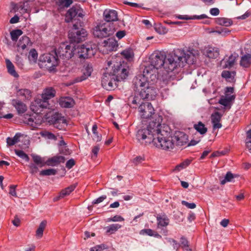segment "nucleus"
Listing matches in <instances>:
<instances>
[{
  "instance_id": "obj_29",
  "label": "nucleus",
  "mask_w": 251,
  "mask_h": 251,
  "mask_svg": "<svg viewBox=\"0 0 251 251\" xmlns=\"http://www.w3.org/2000/svg\"><path fill=\"white\" fill-rule=\"evenodd\" d=\"M235 99V96H225L221 97L219 101V103L224 106H228L230 105L231 101Z\"/></svg>"
},
{
  "instance_id": "obj_49",
  "label": "nucleus",
  "mask_w": 251,
  "mask_h": 251,
  "mask_svg": "<svg viewBox=\"0 0 251 251\" xmlns=\"http://www.w3.org/2000/svg\"><path fill=\"white\" fill-rule=\"evenodd\" d=\"M233 178V174L231 172H228L226 173L225 178L221 180V184L224 185L227 182L231 181Z\"/></svg>"
},
{
  "instance_id": "obj_9",
  "label": "nucleus",
  "mask_w": 251,
  "mask_h": 251,
  "mask_svg": "<svg viewBox=\"0 0 251 251\" xmlns=\"http://www.w3.org/2000/svg\"><path fill=\"white\" fill-rule=\"evenodd\" d=\"M40 61L44 63L46 68L50 72L55 71L59 61L58 57L54 51H52L50 53L43 54L40 57Z\"/></svg>"
},
{
  "instance_id": "obj_28",
  "label": "nucleus",
  "mask_w": 251,
  "mask_h": 251,
  "mask_svg": "<svg viewBox=\"0 0 251 251\" xmlns=\"http://www.w3.org/2000/svg\"><path fill=\"white\" fill-rule=\"evenodd\" d=\"M75 185H71L65 189H63L60 192L59 196L54 199V201H57L59 199L63 198L69 195L70 193L75 190Z\"/></svg>"
},
{
  "instance_id": "obj_16",
  "label": "nucleus",
  "mask_w": 251,
  "mask_h": 251,
  "mask_svg": "<svg viewBox=\"0 0 251 251\" xmlns=\"http://www.w3.org/2000/svg\"><path fill=\"white\" fill-rule=\"evenodd\" d=\"M93 71V69L91 64L89 63L85 64L81 69L82 75L80 76L76 77L74 80V82H79L86 80L91 76Z\"/></svg>"
},
{
  "instance_id": "obj_39",
  "label": "nucleus",
  "mask_w": 251,
  "mask_h": 251,
  "mask_svg": "<svg viewBox=\"0 0 251 251\" xmlns=\"http://www.w3.org/2000/svg\"><path fill=\"white\" fill-rule=\"evenodd\" d=\"M184 251H192L189 248V242L188 240L184 237H181L179 244Z\"/></svg>"
},
{
  "instance_id": "obj_57",
  "label": "nucleus",
  "mask_w": 251,
  "mask_h": 251,
  "mask_svg": "<svg viewBox=\"0 0 251 251\" xmlns=\"http://www.w3.org/2000/svg\"><path fill=\"white\" fill-rule=\"evenodd\" d=\"M92 132L93 134H94L95 139L97 141H100V137L98 136V134L97 132V126L96 125H93L92 127Z\"/></svg>"
},
{
  "instance_id": "obj_62",
  "label": "nucleus",
  "mask_w": 251,
  "mask_h": 251,
  "mask_svg": "<svg viewBox=\"0 0 251 251\" xmlns=\"http://www.w3.org/2000/svg\"><path fill=\"white\" fill-rule=\"evenodd\" d=\"M16 63L20 67H22L24 66L23 60L18 55L16 56Z\"/></svg>"
},
{
  "instance_id": "obj_61",
  "label": "nucleus",
  "mask_w": 251,
  "mask_h": 251,
  "mask_svg": "<svg viewBox=\"0 0 251 251\" xmlns=\"http://www.w3.org/2000/svg\"><path fill=\"white\" fill-rule=\"evenodd\" d=\"M106 198L107 197L105 195L101 196L100 197L98 198V199L93 201L92 203L94 204H99L103 201L104 200H105Z\"/></svg>"
},
{
  "instance_id": "obj_50",
  "label": "nucleus",
  "mask_w": 251,
  "mask_h": 251,
  "mask_svg": "<svg viewBox=\"0 0 251 251\" xmlns=\"http://www.w3.org/2000/svg\"><path fill=\"white\" fill-rule=\"evenodd\" d=\"M40 135L46 138L49 139H53V140H56V136L52 134L51 132H50L47 131H43L40 132Z\"/></svg>"
},
{
  "instance_id": "obj_54",
  "label": "nucleus",
  "mask_w": 251,
  "mask_h": 251,
  "mask_svg": "<svg viewBox=\"0 0 251 251\" xmlns=\"http://www.w3.org/2000/svg\"><path fill=\"white\" fill-rule=\"evenodd\" d=\"M125 220L124 218L120 215H115L114 217L108 218L107 222H122Z\"/></svg>"
},
{
  "instance_id": "obj_25",
  "label": "nucleus",
  "mask_w": 251,
  "mask_h": 251,
  "mask_svg": "<svg viewBox=\"0 0 251 251\" xmlns=\"http://www.w3.org/2000/svg\"><path fill=\"white\" fill-rule=\"evenodd\" d=\"M240 65L244 68L250 67L251 65V54L247 53L243 55L240 58Z\"/></svg>"
},
{
  "instance_id": "obj_48",
  "label": "nucleus",
  "mask_w": 251,
  "mask_h": 251,
  "mask_svg": "<svg viewBox=\"0 0 251 251\" xmlns=\"http://www.w3.org/2000/svg\"><path fill=\"white\" fill-rule=\"evenodd\" d=\"M165 240L168 243L173 246L174 249L176 250V251L179 249L180 245L176 240L171 238H166Z\"/></svg>"
},
{
  "instance_id": "obj_12",
  "label": "nucleus",
  "mask_w": 251,
  "mask_h": 251,
  "mask_svg": "<svg viewBox=\"0 0 251 251\" xmlns=\"http://www.w3.org/2000/svg\"><path fill=\"white\" fill-rule=\"evenodd\" d=\"M110 70L112 75L117 81L124 80L128 76V72L125 64H122L121 62L114 64L112 69Z\"/></svg>"
},
{
  "instance_id": "obj_45",
  "label": "nucleus",
  "mask_w": 251,
  "mask_h": 251,
  "mask_svg": "<svg viewBox=\"0 0 251 251\" xmlns=\"http://www.w3.org/2000/svg\"><path fill=\"white\" fill-rule=\"evenodd\" d=\"M23 121L25 124L28 125L34 128H35L37 126V124L34 122L33 119L30 116L26 115L25 116Z\"/></svg>"
},
{
  "instance_id": "obj_5",
  "label": "nucleus",
  "mask_w": 251,
  "mask_h": 251,
  "mask_svg": "<svg viewBox=\"0 0 251 251\" xmlns=\"http://www.w3.org/2000/svg\"><path fill=\"white\" fill-rule=\"evenodd\" d=\"M156 134L153 144L156 147L165 150L173 149L174 147L173 137L168 126L162 125L156 129Z\"/></svg>"
},
{
  "instance_id": "obj_2",
  "label": "nucleus",
  "mask_w": 251,
  "mask_h": 251,
  "mask_svg": "<svg viewBox=\"0 0 251 251\" xmlns=\"http://www.w3.org/2000/svg\"><path fill=\"white\" fill-rule=\"evenodd\" d=\"M197 57L191 51L185 53L183 50L177 49L168 55V61L166 68L169 70H175L184 67L185 63L193 64L196 62Z\"/></svg>"
},
{
  "instance_id": "obj_36",
  "label": "nucleus",
  "mask_w": 251,
  "mask_h": 251,
  "mask_svg": "<svg viewBox=\"0 0 251 251\" xmlns=\"http://www.w3.org/2000/svg\"><path fill=\"white\" fill-rule=\"evenodd\" d=\"M216 22L217 24L225 26H229L232 24V22L226 18H217Z\"/></svg>"
},
{
  "instance_id": "obj_60",
  "label": "nucleus",
  "mask_w": 251,
  "mask_h": 251,
  "mask_svg": "<svg viewBox=\"0 0 251 251\" xmlns=\"http://www.w3.org/2000/svg\"><path fill=\"white\" fill-rule=\"evenodd\" d=\"M182 205L186 206L187 208L190 209H194L196 208V205L194 203H189L185 201H181Z\"/></svg>"
},
{
  "instance_id": "obj_30",
  "label": "nucleus",
  "mask_w": 251,
  "mask_h": 251,
  "mask_svg": "<svg viewBox=\"0 0 251 251\" xmlns=\"http://www.w3.org/2000/svg\"><path fill=\"white\" fill-rule=\"evenodd\" d=\"M5 63L8 73L15 77H18L19 75L16 72L15 67L11 61L8 59H6Z\"/></svg>"
},
{
  "instance_id": "obj_35",
  "label": "nucleus",
  "mask_w": 251,
  "mask_h": 251,
  "mask_svg": "<svg viewBox=\"0 0 251 251\" xmlns=\"http://www.w3.org/2000/svg\"><path fill=\"white\" fill-rule=\"evenodd\" d=\"M47 221L44 220L39 225L38 228H37L36 232V236L38 238H41L43 235V231L45 229L47 225Z\"/></svg>"
},
{
  "instance_id": "obj_21",
  "label": "nucleus",
  "mask_w": 251,
  "mask_h": 251,
  "mask_svg": "<svg viewBox=\"0 0 251 251\" xmlns=\"http://www.w3.org/2000/svg\"><path fill=\"white\" fill-rule=\"evenodd\" d=\"M11 104L15 108L19 114L25 113L27 110L26 105L19 100L13 99Z\"/></svg>"
},
{
  "instance_id": "obj_31",
  "label": "nucleus",
  "mask_w": 251,
  "mask_h": 251,
  "mask_svg": "<svg viewBox=\"0 0 251 251\" xmlns=\"http://www.w3.org/2000/svg\"><path fill=\"white\" fill-rule=\"evenodd\" d=\"M157 226H167L169 224V219L166 215L157 216L156 218Z\"/></svg>"
},
{
  "instance_id": "obj_64",
  "label": "nucleus",
  "mask_w": 251,
  "mask_h": 251,
  "mask_svg": "<svg viewBox=\"0 0 251 251\" xmlns=\"http://www.w3.org/2000/svg\"><path fill=\"white\" fill-rule=\"evenodd\" d=\"M17 185H10V190H9V194L14 197H17V193L16 192V188Z\"/></svg>"
},
{
  "instance_id": "obj_46",
  "label": "nucleus",
  "mask_w": 251,
  "mask_h": 251,
  "mask_svg": "<svg viewBox=\"0 0 251 251\" xmlns=\"http://www.w3.org/2000/svg\"><path fill=\"white\" fill-rule=\"evenodd\" d=\"M246 145L251 152V128L246 132Z\"/></svg>"
},
{
  "instance_id": "obj_43",
  "label": "nucleus",
  "mask_w": 251,
  "mask_h": 251,
  "mask_svg": "<svg viewBox=\"0 0 251 251\" xmlns=\"http://www.w3.org/2000/svg\"><path fill=\"white\" fill-rule=\"evenodd\" d=\"M121 54L127 60H130L134 57V53L132 50H125L121 52Z\"/></svg>"
},
{
  "instance_id": "obj_37",
  "label": "nucleus",
  "mask_w": 251,
  "mask_h": 251,
  "mask_svg": "<svg viewBox=\"0 0 251 251\" xmlns=\"http://www.w3.org/2000/svg\"><path fill=\"white\" fill-rule=\"evenodd\" d=\"M237 57H238V55L237 54H233L230 55L229 56L227 60L226 61V63L225 64V67L226 68L232 67L234 65Z\"/></svg>"
},
{
  "instance_id": "obj_40",
  "label": "nucleus",
  "mask_w": 251,
  "mask_h": 251,
  "mask_svg": "<svg viewBox=\"0 0 251 251\" xmlns=\"http://www.w3.org/2000/svg\"><path fill=\"white\" fill-rule=\"evenodd\" d=\"M23 31L21 29H14L10 31V34L12 40L14 42L17 41L18 38L23 34Z\"/></svg>"
},
{
  "instance_id": "obj_1",
  "label": "nucleus",
  "mask_w": 251,
  "mask_h": 251,
  "mask_svg": "<svg viewBox=\"0 0 251 251\" xmlns=\"http://www.w3.org/2000/svg\"><path fill=\"white\" fill-rule=\"evenodd\" d=\"M166 55L164 52L160 51H156L151 54L150 56L151 64L145 67L144 69L143 74L150 75V77L151 80L156 78V73L157 69L160 68L163 66L165 70L168 72H172L174 70H169L166 68V65L168 61V56L165 61ZM175 78V75L168 73L166 75L165 79H163V81L166 84H169V82L174 80Z\"/></svg>"
},
{
  "instance_id": "obj_32",
  "label": "nucleus",
  "mask_w": 251,
  "mask_h": 251,
  "mask_svg": "<svg viewBox=\"0 0 251 251\" xmlns=\"http://www.w3.org/2000/svg\"><path fill=\"white\" fill-rule=\"evenodd\" d=\"M55 4L60 9L69 7L73 2V0H55Z\"/></svg>"
},
{
  "instance_id": "obj_63",
  "label": "nucleus",
  "mask_w": 251,
  "mask_h": 251,
  "mask_svg": "<svg viewBox=\"0 0 251 251\" xmlns=\"http://www.w3.org/2000/svg\"><path fill=\"white\" fill-rule=\"evenodd\" d=\"M75 165V161L73 159L69 160L66 164V167L68 169H71Z\"/></svg>"
},
{
  "instance_id": "obj_11",
  "label": "nucleus",
  "mask_w": 251,
  "mask_h": 251,
  "mask_svg": "<svg viewBox=\"0 0 251 251\" xmlns=\"http://www.w3.org/2000/svg\"><path fill=\"white\" fill-rule=\"evenodd\" d=\"M95 46L94 45V47ZM95 47L91 45L86 44L77 47L75 49L74 54L80 59H86L93 56L96 53Z\"/></svg>"
},
{
  "instance_id": "obj_15",
  "label": "nucleus",
  "mask_w": 251,
  "mask_h": 251,
  "mask_svg": "<svg viewBox=\"0 0 251 251\" xmlns=\"http://www.w3.org/2000/svg\"><path fill=\"white\" fill-rule=\"evenodd\" d=\"M84 16L83 9L78 5H74L68 10L66 14L65 21L71 22L75 17L83 18Z\"/></svg>"
},
{
  "instance_id": "obj_18",
  "label": "nucleus",
  "mask_w": 251,
  "mask_h": 251,
  "mask_svg": "<svg viewBox=\"0 0 251 251\" xmlns=\"http://www.w3.org/2000/svg\"><path fill=\"white\" fill-rule=\"evenodd\" d=\"M174 137L178 146H183L188 143V135L183 132L180 131H176Z\"/></svg>"
},
{
  "instance_id": "obj_56",
  "label": "nucleus",
  "mask_w": 251,
  "mask_h": 251,
  "mask_svg": "<svg viewBox=\"0 0 251 251\" xmlns=\"http://www.w3.org/2000/svg\"><path fill=\"white\" fill-rule=\"evenodd\" d=\"M155 29L156 31L160 34H165L167 32V29L161 25H159L158 26L155 27Z\"/></svg>"
},
{
  "instance_id": "obj_34",
  "label": "nucleus",
  "mask_w": 251,
  "mask_h": 251,
  "mask_svg": "<svg viewBox=\"0 0 251 251\" xmlns=\"http://www.w3.org/2000/svg\"><path fill=\"white\" fill-rule=\"evenodd\" d=\"M121 227L122 226L118 224H112L105 227L106 232L110 234H113Z\"/></svg>"
},
{
  "instance_id": "obj_52",
  "label": "nucleus",
  "mask_w": 251,
  "mask_h": 251,
  "mask_svg": "<svg viewBox=\"0 0 251 251\" xmlns=\"http://www.w3.org/2000/svg\"><path fill=\"white\" fill-rule=\"evenodd\" d=\"M141 99H142L139 96V93H137V95H135L134 97H131L129 98V100H131L132 104L137 105L140 103Z\"/></svg>"
},
{
  "instance_id": "obj_19",
  "label": "nucleus",
  "mask_w": 251,
  "mask_h": 251,
  "mask_svg": "<svg viewBox=\"0 0 251 251\" xmlns=\"http://www.w3.org/2000/svg\"><path fill=\"white\" fill-rule=\"evenodd\" d=\"M203 52L207 57L211 58H216L219 55V49L210 46L205 47L203 49Z\"/></svg>"
},
{
  "instance_id": "obj_33",
  "label": "nucleus",
  "mask_w": 251,
  "mask_h": 251,
  "mask_svg": "<svg viewBox=\"0 0 251 251\" xmlns=\"http://www.w3.org/2000/svg\"><path fill=\"white\" fill-rule=\"evenodd\" d=\"M31 156L32 157L34 163L37 165L38 167H42L47 164L46 162H45L44 159L41 156L35 154H32Z\"/></svg>"
},
{
  "instance_id": "obj_6",
  "label": "nucleus",
  "mask_w": 251,
  "mask_h": 251,
  "mask_svg": "<svg viewBox=\"0 0 251 251\" xmlns=\"http://www.w3.org/2000/svg\"><path fill=\"white\" fill-rule=\"evenodd\" d=\"M117 29L114 23L100 24L93 29V34L95 37L102 39L113 34Z\"/></svg>"
},
{
  "instance_id": "obj_38",
  "label": "nucleus",
  "mask_w": 251,
  "mask_h": 251,
  "mask_svg": "<svg viewBox=\"0 0 251 251\" xmlns=\"http://www.w3.org/2000/svg\"><path fill=\"white\" fill-rule=\"evenodd\" d=\"M194 127L201 134H205L207 131V128L201 122H199L197 124L194 125Z\"/></svg>"
},
{
  "instance_id": "obj_13",
  "label": "nucleus",
  "mask_w": 251,
  "mask_h": 251,
  "mask_svg": "<svg viewBox=\"0 0 251 251\" xmlns=\"http://www.w3.org/2000/svg\"><path fill=\"white\" fill-rule=\"evenodd\" d=\"M114 77L110 68H106V72L103 73L101 78V85L106 90H113L117 85V81Z\"/></svg>"
},
{
  "instance_id": "obj_3",
  "label": "nucleus",
  "mask_w": 251,
  "mask_h": 251,
  "mask_svg": "<svg viewBox=\"0 0 251 251\" xmlns=\"http://www.w3.org/2000/svg\"><path fill=\"white\" fill-rule=\"evenodd\" d=\"M150 75L144 74L136 76L133 80L134 89L143 99L152 100L155 98L156 89L149 82Z\"/></svg>"
},
{
  "instance_id": "obj_14",
  "label": "nucleus",
  "mask_w": 251,
  "mask_h": 251,
  "mask_svg": "<svg viewBox=\"0 0 251 251\" xmlns=\"http://www.w3.org/2000/svg\"><path fill=\"white\" fill-rule=\"evenodd\" d=\"M54 51L58 57L63 59H69L74 55V47L66 43H62Z\"/></svg>"
},
{
  "instance_id": "obj_27",
  "label": "nucleus",
  "mask_w": 251,
  "mask_h": 251,
  "mask_svg": "<svg viewBox=\"0 0 251 251\" xmlns=\"http://www.w3.org/2000/svg\"><path fill=\"white\" fill-rule=\"evenodd\" d=\"M221 75L228 82H234L235 81L236 72L235 71H223Z\"/></svg>"
},
{
  "instance_id": "obj_53",
  "label": "nucleus",
  "mask_w": 251,
  "mask_h": 251,
  "mask_svg": "<svg viewBox=\"0 0 251 251\" xmlns=\"http://www.w3.org/2000/svg\"><path fill=\"white\" fill-rule=\"evenodd\" d=\"M190 162L191 161L190 160H186L179 165H177L175 168V170L179 171L181 169H183L187 167L190 164Z\"/></svg>"
},
{
  "instance_id": "obj_58",
  "label": "nucleus",
  "mask_w": 251,
  "mask_h": 251,
  "mask_svg": "<svg viewBox=\"0 0 251 251\" xmlns=\"http://www.w3.org/2000/svg\"><path fill=\"white\" fill-rule=\"evenodd\" d=\"M109 44V46H110V45L111 44V49L113 50L118 46L117 42L113 39H108V41H107V44Z\"/></svg>"
},
{
  "instance_id": "obj_22",
  "label": "nucleus",
  "mask_w": 251,
  "mask_h": 251,
  "mask_svg": "<svg viewBox=\"0 0 251 251\" xmlns=\"http://www.w3.org/2000/svg\"><path fill=\"white\" fill-rule=\"evenodd\" d=\"M104 20L107 22L115 21L118 19L117 12L114 10L106 9L103 12Z\"/></svg>"
},
{
  "instance_id": "obj_47",
  "label": "nucleus",
  "mask_w": 251,
  "mask_h": 251,
  "mask_svg": "<svg viewBox=\"0 0 251 251\" xmlns=\"http://www.w3.org/2000/svg\"><path fill=\"white\" fill-rule=\"evenodd\" d=\"M14 151L16 155H17L19 157L25 160L27 162L29 161V156L24 151L19 150H15Z\"/></svg>"
},
{
  "instance_id": "obj_20",
  "label": "nucleus",
  "mask_w": 251,
  "mask_h": 251,
  "mask_svg": "<svg viewBox=\"0 0 251 251\" xmlns=\"http://www.w3.org/2000/svg\"><path fill=\"white\" fill-rule=\"evenodd\" d=\"M223 115L219 112H215L211 115V121L213 129L220 128L222 125L220 123Z\"/></svg>"
},
{
  "instance_id": "obj_51",
  "label": "nucleus",
  "mask_w": 251,
  "mask_h": 251,
  "mask_svg": "<svg viewBox=\"0 0 251 251\" xmlns=\"http://www.w3.org/2000/svg\"><path fill=\"white\" fill-rule=\"evenodd\" d=\"M56 173V171L53 169H49L42 170L40 172V175L41 176H50L54 175Z\"/></svg>"
},
{
  "instance_id": "obj_55",
  "label": "nucleus",
  "mask_w": 251,
  "mask_h": 251,
  "mask_svg": "<svg viewBox=\"0 0 251 251\" xmlns=\"http://www.w3.org/2000/svg\"><path fill=\"white\" fill-rule=\"evenodd\" d=\"M30 169V172L31 174H35L38 171V165L35 164L34 163H31L28 166Z\"/></svg>"
},
{
  "instance_id": "obj_8",
  "label": "nucleus",
  "mask_w": 251,
  "mask_h": 251,
  "mask_svg": "<svg viewBox=\"0 0 251 251\" xmlns=\"http://www.w3.org/2000/svg\"><path fill=\"white\" fill-rule=\"evenodd\" d=\"M87 31L79 27L76 24H74L73 27L68 33V37L72 43H78L85 41L87 37Z\"/></svg>"
},
{
  "instance_id": "obj_41",
  "label": "nucleus",
  "mask_w": 251,
  "mask_h": 251,
  "mask_svg": "<svg viewBox=\"0 0 251 251\" xmlns=\"http://www.w3.org/2000/svg\"><path fill=\"white\" fill-rule=\"evenodd\" d=\"M208 18V17L205 14H201V15H194L191 17H188L187 16H179L178 17V19H184V20H201L203 19Z\"/></svg>"
},
{
  "instance_id": "obj_24",
  "label": "nucleus",
  "mask_w": 251,
  "mask_h": 251,
  "mask_svg": "<svg viewBox=\"0 0 251 251\" xmlns=\"http://www.w3.org/2000/svg\"><path fill=\"white\" fill-rule=\"evenodd\" d=\"M65 161V158L64 156L57 155L49 158L46 161V163L49 166H55L61 163H64Z\"/></svg>"
},
{
  "instance_id": "obj_10",
  "label": "nucleus",
  "mask_w": 251,
  "mask_h": 251,
  "mask_svg": "<svg viewBox=\"0 0 251 251\" xmlns=\"http://www.w3.org/2000/svg\"><path fill=\"white\" fill-rule=\"evenodd\" d=\"M138 111L141 118L143 119H150L151 121H155L154 109L152 104L149 102H142L138 108Z\"/></svg>"
},
{
  "instance_id": "obj_4",
  "label": "nucleus",
  "mask_w": 251,
  "mask_h": 251,
  "mask_svg": "<svg viewBox=\"0 0 251 251\" xmlns=\"http://www.w3.org/2000/svg\"><path fill=\"white\" fill-rule=\"evenodd\" d=\"M155 121H150L146 127H143L137 131L136 137L138 141L145 144L153 142L156 129L160 126L162 118L159 115H155Z\"/></svg>"
},
{
  "instance_id": "obj_44",
  "label": "nucleus",
  "mask_w": 251,
  "mask_h": 251,
  "mask_svg": "<svg viewBox=\"0 0 251 251\" xmlns=\"http://www.w3.org/2000/svg\"><path fill=\"white\" fill-rule=\"evenodd\" d=\"M20 135L17 133L13 138L8 137L6 139V142L8 146H13L19 141Z\"/></svg>"
},
{
  "instance_id": "obj_26",
  "label": "nucleus",
  "mask_w": 251,
  "mask_h": 251,
  "mask_svg": "<svg viewBox=\"0 0 251 251\" xmlns=\"http://www.w3.org/2000/svg\"><path fill=\"white\" fill-rule=\"evenodd\" d=\"M75 104L74 100L70 97L62 98L59 100V104L61 107L64 108L73 107Z\"/></svg>"
},
{
  "instance_id": "obj_17",
  "label": "nucleus",
  "mask_w": 251,
  "mask_h": 251,
  "mask_svg": "<svg viewBox=\"0 0 251 251\" xmlns=\"http://www.w3.org/2000/svg\"><path fill=\"white\" fill-rule=\"evenodd\" d=\"M30 39L26 36H22L18 41L17 44V50L23 54L25 50H27V48L31 46Z\"/></svg>"
},
{
  "instance_id": "obj_7",
  "label": "nucleus",
  "mask_w": 251,
  "mask_h": 251,
  "mask_svg": "<svg viewBox=\"0 0 251 251\" xmlns=\"http://www.w3.org/2000/svg\"><path fill=\"white\" fill-rule=\"evenodd\" d=\"M56 90L52 87H47L44 88L41 94V98L36 99L35 100L36 106L42 108H47L49 106V100L56 96Z\"/></svg>"
},
{
  "instance_id": "obj_23",
  "label": "nucleus",
  "mask_w": 251,
  "mask_h": 251,
  "mask_svg": "<svg viewBox=\"0 0 251 251\" xmlns=\"http://www.w3.org/2000/svg\"><path fill=\"white\" fill-rule=\"evenodd\" d=\"M17 95L24 100H29L32 98V92L28 89H19L17 90Z\"/></svg>"
},
{
  "instance_id": "obj_42",
  "label": "nucleus",
  "mask_w": 251,
  "mask_h": 251,
  "mask_svg": "<svg viewBox=\"0 0 251 251\" xmlns=\"http://www.w3.org/2000/svg\"><path fill=\"white\" fill-rule=\"evenodd\" d=\"M38 57V53L37 51L34 49H31L29 52L28 56L29 60L33 63H35L37 61Z\"/></svg>"
},
{
  "instance_id": "obj_59",
  "label": "nucleus",
  "mask_w": 251,
  "mask_h": 251,
  "mask_svg": "<svg viewBox=\"0 0 251 251\" xmlns=\"http://www.w3.org/2000/svg\"><path fill=\"white\" fill-rule=\"evenodd\" d=\"M126 32L125 30H119L116 33V37L120 40L126 36Z\"/></svg>"
}]
</instances>
